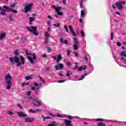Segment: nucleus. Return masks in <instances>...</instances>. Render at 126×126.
Masks as SVG:
<instances>
[{"label": "nucleus", "mask_w": 126, "mask_h": 126, "mask_svg": "<svg viewBox=\"0 0 126 126\" xmlns=\"http://www.w3.org/2000/svg\"><path fill=\"white\" fill-rule=\"evenodd\" d=\"M13 54L15 55L14 57H10L9 58V61L12 64H14V63H18L19 61V53H18V50H16L14 52Z\"/></svg>", "instance_id": "f257e3e1"}, {"label": "nucleus", "mask_w": 126, "mask_h": 126, "mask_svg": "<svg viewBox=\"0 0 126 126\" xmlns=\"http://www.w3.org/2000/svg\"><path fill=\"white\" fill-rule=\"evenodd\" d=\"M4 77L5 78V82L7 83V90H9L12 86V82H11L12 77H11V75L9 74H6Z\"/></svg>", "instance_id": "f03ea898"}, {"label": "nucleus", "mask_w": 126, "mask_h": 126, "mask_svg": "<svg viewBox=\"0 0 126 126\" xmlns=\"http://www.w3.org/2000/svg\"><path fill=\"white\" fill-rule=\"evenodd\" d=\"M28 31L31 33H33L35 36L39 35V32H37V26H31V28H27Z\"/></svg>", "instance_id": "7ed1b4c3"}, {"label": "nucleus", "mask_w": 126, "mask_h": 126, "mask_svg": "<svg viewBox=\"0 0 126 126\" xmlns=\"http://www.w3.org/2000/svg\"><path fill=\"white\" fill-rule=\"evenodd\" d=\"M33 3H26L25 4V13H28V12H29V11H31V10H32V7H33Z\"/></svg>", "instance_id": "20e7f679"}, {"label": "nucleus", "mask_w": 126, "mask_h": 126, "mask_svg": "<svg viewBox=\"0 0 126 126\" xmlns=\"http://www.w3.org/2000/svg\"><path fill=\"white\" fill-rule=\"evenodd\" d=\"M123 4H126V1H117L115 3V5L118 6L119 9H120V10L123 9V7H124Z\"/></svg>", "instance_id": "39448f33"}, {"label": "nucleus", "mask_w": 126, "mask_h": 126, "mask_svg": "<svg viewBox=\"0 0 126 126\" xmlns=\"http://www.w3.org/2000/svg\"><path fill=\"white\" fill-rule=\"evenodd\" d=\"M32 58L31 56H28L27 58L29 61L30 62V63H32V64H33V63H34V61H36V60H37V57H36L35 53H33V54H32Z\"/></svg>", "instance_id": "423d86ee"}, {"label": "nucleus", "mask_w": 126, "mask_h": 126, "mask_svg": "<svg viewBox=\"0 0 126 126\" xmlns=\"http://www.w3.org/2000/svg\"><path fill=\"white\" fill-rule=\"evenodd\" d=\"M35 121L34 118H26L25 120V123H33Z\"/></svg>", "instance_id": "0eeeda50"}, {"label": "nucleus", "mask_w": 126, "mask_h": 126, "mask_svg": "<svg viewBox=\"0 0 126 126\" xmlns=\"http://www.w3.org/2000/svg\"><path fill=\"white\" fill-rule=\"evenodd\" d=\"M34 102L37 103V104H34V106H35L36 107H40V106H42V102H41V101L39 100V99H34Z\"/></svg>", "instance_id": "6e6552de"}, {"label": "nucleus", "mask_w": 126, "mask_h": 126, "mask_svg": "<svg viewBox=\"0 0 126 126\" xmlns=\"http://www.w3.org/2000/svg\"><path fill=\"white\" fill-rule=\"evenodd\" d=\"M56 70H60L59 68H63V63H59L58 65H56L55 66Z\"/></svg>", "instance_id": "1a4fd4ad"}, {"label": "nucleus", "mask_w": 126, "mask_h": 126, "mask_svg": "<svg viewBox=\"0 0 126 126\" xmlns=\"http://www.w3.org/2000/svg\"><path fill=\"white\" fill-rule=\"evenodd\" d=\"M69 29L70 30V31L72 33L73 36H74V37H76V33L73 30V28H72V26H71V25L69 26Z\"/></svg>", "instance_id": "9d476101"}, {"label": "nucleus", "mask_w": 126, "mask_h": 126, "mask_svg": "<svg viewBox=\"0 0 126 126\" xmlns=\"http://www.w3.org/2000/svg\"><path fill=\"white\" fill-rule=\"evenodd\" d=\"M60 41L61 44H64L65 45H68V41L66 40L63 39V38L61 37L60 38Z\"/></svg>", "instance_id": "9b49d317"}, {"label": "nucleus", "mask_w": 126, "mask_h": 126, "mask_svg": "<svg viewBox=\"0 0 126 126\" xmlns=\"http://www.w3.org/2000/svg\"><path fill=\"white\" fill-rule=\"evenodd\" d=\"M17 114L18 116L21 117L22 118H26V117H27V115L24 114V112H23V111L18 112Z\"/></svg>", "instance_id": "f8f14e48"}, {"label": "nucleus", "mask_w": 126, "mask_h": 126, "mask_svg": "<svg viewBox=\"0 0 126 126\" xmlns=\"http://www.w3.org/2000/svg\"><path fill=\"white\" fill-rule=\"evenodd\" d=\"M20 61L22 62V64H25V59L24 58V57H23L22 55L20 56Z\"/></svg>", "instance_id": "ddd939ff"}, {"label": "nucleus", "mask_w": 126, "mask_h": 126, "mask_svg": "<svg viewBox=\"0 0 126 126\" xmlns=\"http://www.w3.org/2000/svg\"><path fill=\"white\" fill-rule=\"evenodd\" d=\"M64 124L66 125V126H70V124H71V121H69L67 119H65L64 121Z\"/></svg>", "instance_id": "4468645a"}, {"label": "nucleus", "mask_w": 126, "mask_h": 126, "mask_svg": "<svg viewBox=\"0 0 126 126\" xmlns=\"http://www.w3.org/2000/svg\"><path fill=\"white\" fill-rule=\"evenodd\" d=\"M87 67V66H86V65H84V67L83 66H80L78 69V71H81V70H85V69H86Z\"/></svg>", "instance_id": "2eb2a0df"}, {"label": "nucleus", "mask_w": 126, "mask_h": 126, "mask_svg": "<svg viewBox=\"0 0 126 126\" xmlns=\"http://www.w3.org/2000/svg\"><path fill=\"white\" fill-rule=\"evenodd\" d=\"M6 34L4 32L0 34V40H3L5 38Z\"/></svg>", "instance_id": "dca6fc26"}, {"label": "nucleus", "mask_w": 126, "mask_h": 126, "mask_svg": "<svg viewBox=\"0 0 126 126\" xmlns=\"http://www.w3.org/2000/svg\"><path fill=\"white\" fill-rule=\"evenodd\" d=\"M31 76H26L25 79L26 80H30V79H33V78L32 77H33V74H31Z\"/></svg>", "instance_id": "f3484780"}, {"label": "nucleus", "mask_w": 126, "mask_h": 126, "mask_svg": "<svg viewBox=\"0 0 126 126\" xmlns=\"http://www.w3.org/2000/svg\"><path fill=\"white\" fill-rule=\"evenodd\" d=\"M63 59V57H62V55H59L58 57H57V63H60V61H62Z\"/></svg>", "instance_id": "a211bd4d"}, {"label": "nucleus", "mask_w": 126, "mask_h": 126, "mask_svg": "<svg viewBox=\"0 0 126 126\" xmlns=\"http://www.w3.org/2000/svg\"><path fill=\"white\" fill-rule=\"evenodd\" d=\"M56 122H52L50 124L48 125V126H58L57 124H56Z\"/></svg>", "instance_id": "6ab92c4d"}, {"label": "nucleus", "mask_w": 126, "mask_h": 126, "mask_svg": "<svg viewBox=\"0 0 126 126\" xmlns=\"http://www.w3.org/2000/svg\"><path fill=\"white\" fill-rule=\"evenodd\" d=\"M20 60L19 59V61L18 62H14L15 63H17V66H21V64H22V63L20 62Z\"/></svg>", "instance_id": "aec40b11"}, {"label": "nucleus", "mask_w": 126, "mask_h": 126, "mask_svg": "<svg viewBox=\"0 0 126 126\" xmlns=\"http://www.w3.org/2000/svg\"><path fill=\"white\" fill-rule=\"evenodd\" d=\"M74 44L78 45L79 41L77 40V37H74Z\"/></svg>", "instance_id": "412c9836"}, {"label": "nucleus", "mask_w": 126, "mask_h": 126, "mask_svg": "<svg viewBox=\"0 0 126 126\" xmlns=\"http://www.w3.org/2000/svg\"><path fill=\"white\" fill-rule=\"evenodd\" d=\"M12 14H10L8 16L9 19H10V21H14V19L12 18Z\"/></svg>", "instance_id": "4be33fe9"}, {"label": "nucleus", "mask_w": 126, "mask_h": 126, "mask_svg": "<svg viewBox=\"0 0 126 126\" xmlns=\"http://www.w3.org/2000/svg\"><path fill=\"white\" fill-rule=\"evenodd\" d=\"M84 15H85V12L84 11V10H82L81 11V17H83Z\"/></svg>", "instance_id": "5701e85b"}, {"label": "nucleus", "mask_w": 126, "mask_h": 126, "mask_svg": "<svg viewBox=\"0 0 126 126\" xmlns=\"http://www.w3.org/2000/svg\"><path fill=\"white\" fill-rule=\"evenodd\" d=\"M61 9H62V7L58 6V7H56V8L55 9V11L56 12H58L59 11H60V10H61Z\"/></svg>", "instance_id": "b1692460"}, {"label": "nucleus", "mask_w": 126, "mask_h": 126, "mask_svg": "<svg viewBox=\"0 0 126 126\" xmlns=\"http://www.w3.org/2000/svg\"><path fill=\"white\" fill-rule=\"evenodd\" d=\"M73 47L74 51H77V50H78V46H77V44H74Z\"/></svg>", "instance_id": "393cba45"}, {"label": "nucleus", "mask_w": 126, "mask_h": 126, "mask_svg": "<svg viewBox=\"0 0 126 126\" xmlns=\"http://www.w3.org/2000/svg\"><path fill=\"white\" fill-rule=\"evenodd\" d=\"M9 11H12V12H13V13H17V12H18L17 10H14L12 8H10Z\"/></svg>", "instance_id": "a878e982"}, {"label": "nucleus", "mask_w": 126, "mask_h": 126, "mask_svg": "<svg viewBox=\"0 0 126 126\" xmlns=\"http://www.w3.org/2000/svg\"><path fill=\"white\" fill-rule=\"evenodd\" d=\"M47 49L48 53H52V48L47 47Z\"/></svg>", "instance_id": "bb28decb"}, {"label": "nucleus", "mask_w": 126, "mask_h": 126, "mask_svg": "<svg viewBox=\"0 0 126 126\" xmlns=\"http://www.w3.org/2000/svg\"><path fill=\"white\" fill-rule=\"evenodd\" d=\"M3 8H4L6 10H10V8L9 7H8L6 5H3Z\"/></svg>", "instance_id": "cd10ccee"}, {"label": "nucleus", "mask_w": 126, "mask_h": 126, "mask_svg": "<svg viewBox=\"0 0 126 126\" xmlns=\"http://www.w3.org/2000/svg\"><path fill=\"white\" fill-rule=\"evenodd\" d=\"M121 56L125 57L126 58V52L122 51L121 52Z\"/></svg>", "instance_id": "c85d7f7f"}, {"label": "nucleus", "mask_w": 126, "mask_h": 126, "mask_svg": "<svg viewBox=\"0 0 126 126\" xmlns=\"http://www.w3.org/2000/svg\"><path fill=\"white\" fill-rule=\"evenodd\" d=\"M25 53L27 55L32 56L31 53H28V50L27 49H25Z\"/></svg>", "instance_id": "c756f323"}, {"label": "nucleus", "mask_w": 126, "mask_h": 126, "mask_svg": "<svg viewBox=\"0 0 126 126\" xmlns=\"http://www.w3.org/2000/svg\"><path fill=\"white\" fill-rule=\"evenodd\" d=\"M48 119H52V118L48 116L46 117H43V122H45L46 120H48Z\"/></svg>", "instance_id": "7c9ffc66"}, {"label": "nucleus", "mask_w": 126, "mask_h": 126, "mask_svg": "<svg viewBox=\"0 0 126 126\" xmlns=\"http://www.w3.org/2000/svg\"><path fill=\"white\" fill-rule=\"evenodd\" d=\"M80 7L81 8L83 7V0H81L80 3Z\"/></svg>", "instance_id": "2f4dec72"}, {"label": "nucleus", "mask_w": 126, "mask_h": 126, "mask_svg": "<svg viewBox=\"0 0 126 126\" xmlns=\"http://www.w3.org/2000/svg\"><path fill=\"white\" fill-rule=\"evenodd\" d=\"M71 53V51L70 50H67V55L68 57H70V53Z\"/></svg>", "instance_id": "473e14b6"}, {"label": "nucleus", "mask_w": 126, "mask_h": 126, "mask_svg": "<svg viewBox=\"0 0 126 126\" xmlns=\"http://www.w3.org/2000/svg\"><path fill=\"white\" fill-rule=\"evenodd\" d=\"M57 13L58 15H60L61 16H63V12H62L58 11Z\"/></svg>", "instance_id": "72a5a7b5"}, {"label": "nucleus", "mask_w": 126, "mask_h": 126, "mask_svg": "<svg viewBox=\"0 0 126 126\" xmlns=\"http://www.w3.org/2000/svg\"><path fill=\"white\" fill-rule=\"evenodd\" d=\"M98 126H106V125L102 123H98Z\"/></svg>", "instance_id": "f704fd0d"}, {"label": "nucleus", "mask_w": 126, "mask_h": 126, "mask_svg": "<svg viewBox=\"0 0 126 126\" xmlns=\"http://www.w3.org/2000/svg\"><path fill=\"white\" fill-rule=\"evenodd\" d=\"M34 20H35V18H34V17H30V21H31V22H32L34 21Z\"/></svg>", "instance_id": "c9c22d12"}, {"label": "nucleus", "mask_w": 126, "mask_h": 126, "mask_svg": "<svg viewBox=\"0 0 126 126\" xmlns=\"http://www.w3.org/2000/svg\"><path fill=\"white\" fill-rule=\"evenodd\" d=\"M45 37H48V38L50 37V35L49 34V32H45Z\"/></svg>", "instance_id": "e433bc0d"}, {"label": "nucleus", "mask_w": 126, "mask_h": 126, "mask_svg": "<svg viewBox=\"0 0 126 126\" xmlns=\"http://www.w3.org/2000/svg\"><path fill=\"white\" fill-rule=\"evenodd\" d=\"M84 78H85V76H84V75H82V77L80 79H78L79 81L80 80H83V79H84Z\"/></svg>", "instance_id": "4c0bfd02"}, {"label": "nucleus", "mask_w": 126, "mask_h": 126, "mask_svg": "<svg viewBox=\"0 0 126 126\" xmlns=\"http://www.w3.org/2000/svg\"><path fill=\"white\" fill-rule=\"evenodd\" d=\"M96 122H103V121H104V119L99 118V119H96Z\"/></svg>", "instance_id": "58836bf2"}, {"label": "nucleus", "mask_w": 126, "mask_h": 126, "mask_svg": "<svg viewBox=\"0 0 126 126\" xmlns=\"http://www.w3.org/2000/svg\"><path fill=\"white\" fill-rule=\"evenodd\" d=\"M29 84H30L29 82H28L27 83H24L22 84V86L24 87V86H25V85H29Z\"/></svg>", "instance_id": "ea45409f"}, {"label": "nucleus", "mask_w": 126, "mask_h": 126, "mask_svg": "<svg viewBox=\"0 0 126 126\" xmlns=\"http://www.w3.org/2000/svg\"><path fill=\"white\" fill-rule=\"evenodd\" d=\"M64 28L66 30V32L68 33V29H67V26L66 25L64 26Z\"/></svg>", "instance_id": "a19ab883"}, {"label": "nucleus", "mask_w": 126, "mask_h": 126, "mask_svg": "<svg viewBox=\"0 0 126 126\" xmlns=\"http://www.w3.org/2000/svg\"><path fill=\"white\" fill-rule=\"evenodd\" d=\"M63 82H65V80H61L58 81V83H63Z\"/></svg>", "instance_id": "79ce46f5"}, {"label": "nucleus", "mask_w": 126, "mask_h": 126, "mask_svg": "<svg viewBox=\"0 0 126 126\" xmlns=\"http://www.w3.org/2000/svg\"><path fill=\"white\" fill-rule=\"evenodd\" d=\"M39 77V78H40V81H42L43 83H45V81H44V80H43V78H42V77L38 76Z\"/></svg>", "instance_id": "37998d69"}, {"label": "nucleus", "mask_w": 126, "mask_h": 126, "mask_svg": "<svg viewBox=\"0 0 126 126\" xmlns=\"http://www.w3.org/2000/svg\"><path fill=\"white\" fill-rule=\"evenodd\" d=\"M60 23H58L57 25L56 24H54V26H55V27H60Z\"/></svg>", "instance_id": "c03bdc74"}, {"label": "nucleus", "mask_w": 126, "mask_h": 126, "mask_svg": "<svg viewBox=\"0 0 126 126\" xmlns=\"http://www.w3.org/2000/svg\"><path fill=\"white\" fill-rule=\"evenodd\" d=\"M16 5V3H14L13 4H10V7H14Z\"/></svg>", "instance_id": "a18cd8bd"}, {"label": "nucleus", "mask_w": 126, "mask_h": 126, "mask_svg": "<svg viewBox=\"0 0 126 126\" xmlns=\"http://www.w3.org/2000/svg\"><path fill=\"white\" fill-rule=\"evenodd\" d=\"M81 34L82 36V37H84V35H85V34L84 32L83 31H81Z\"/></svg>", "instance_id": "49530a36"}, {"label": "nucleus", "mask_w": 126, "mask_h": 126, "mask_svg": "<svg viewBox=\"0 0 126 126\" xmlns=\"http://www.w3.org/2000/svg\"><path fill=\"white\" fill-rule=\"evenodd\" d=\"M30 113H33V114H35V110H33L32 109H30Z\"/></svg>", "instance_id": "de8ad7c7"}, {"label": "nucleus", "mask_w": 126, "mask_h": 126, "mask_svg": "<svg viewBox=\"0 0 126 126\" xmlns=\"http://www.w3.org/2000/svg\"><path fill=\"white\" fill-rule=\"evenodd\" d=\"M66 65L67 67H70V62H67Z\"/></svg>", "instance_id": "09e8293b"}, {"label": "nucleus", "mask_w": 126, "mask_h": 126, "mask_svg": "<svg viewBox=\"0 0 126 126\" xmlns=\"http://www.w3.org/2000/svg\"><path fill=\"white\" fill-rule=\"evenodd\" d=\"M0 14L2 16L5 15V13H4L3 11H1V12H0Z\"/></svg>", "instance_id": "8fccbe9b"}, {"label": "nucleus", "mask_w": 126, "mask_h": 126, "mask_svg": "<svg viewBox=\"0 0 126 126\" xmlns=\"http://www.w3.org/2000/svg\"><path fill=\"white\" fill-rule=\"evenodd\" d=\"M8 115H10V116L13 115V113L12 112V111H8Z\"/></svg>", "instance_id": "3c124183"}, {"label": "nucleus", "mask_w": 126, "mask_h": 126, "mask_svg": "<svg viewBox=\"0 0 126 126\" xmlns=\"http://www.w3.org/2000/svg\"><path fill=\"white\" fill-rule=\"evenodd\" d=\"M18 107L21 108V110H23V107H22V106H21V105H20V104H18Z\"/></svg>", "instance_id": "603ef678"}, {"label": "nucleus", "mask_w": 126, "mask_h": 126, "mask_svg": "<svg viewBox=\"0 0 126 126\" xmlns=\"http://www.w3.org/2000/svg\"><path fill=\"white\" fill-rule=\"evenodd\" d=\"M27 94L28 95V96H30V95H31V91H28L27 93Z\"/></svg>", "instance_id": "864d4df0"}, {"label": "nucleus", "mask_w": 126, "mask_h": 126, "mask_svg": "<svg viewBox=\"0 0 126 126\" xmlns=\"http://www.w3.org/2000/svg\"><path fill=\"white\" fill-rule=\"evenodd\" d=\"M78 68V66H77V65H75L74 67V70H76V69H77Z\"/></svg>", "instance_id": "5fc2aeb1"}, {"label": "nucleus", "mask_w": 126, "mask_h": 126, "mask_svg": "<svg viewBox=\"0 0 126 126\" xmlns=\"http://www.w3.org/2000/svg\"><path fill=\"white\" fill-rule=\"evenodd\" d=\"M111 40H114V34H113V32H111Z\"/></svg>", "instance_id": "6e6d98bb"}, {"label": "nucleus", "mask_w": 126, "mask_h": 126, "mask_svg": "<svg viewBox=\"0 0 126 126\" xmlns=\"http://www.w3.org/2000/svg\"><path fill=\"white\" fill-rule=\"evenodd\" d=\"M47 24H48L49 25V26L50 27H51V22H50L49 21H47V22H46Z\"/></svg>", "instance_id": "4d7b16f0"}, {"label": "nucleus", "mask_w": 126, "mask_h": 126, "mask_svg": "<svg viewBox=\"0 0 126 126\" xmlns=\"http://www.w3.org/2000/svg\"><path fill=\"white\" fill-rule=\"evenodd\" d=\"M57 117L59 118H63V116L61 115L59 113H57Z\"/></svg>", "instance_id": "13d9d810"}, {"label": "nucleus", "mask_w": 126, "mask_h": 126, "mask_svg": "<svg viewBox=\"0 0 126 126\" xmlns=\"http://www.w3.org/2000/svg\"><path fill=\"white\" fill-rule=\"evenodd\" d=\"M117 46H122V43H121V42H118L117 43Z\"/></svg>", "instance_id": "bf43d9fd"}, {"label": "nucleus", "mask_w": 126, "mask_h": 126, "mask_svg": "<svg viewBox=\"0 0 126 126\" xmlns=\"http://www.w3.org/2000/svg\"><path fill=\"white\" fill-rule=\"evenodd\" d=\"M48 18H49V19H50V20H53V18H52V17H51V16L49 15L47 16Z\"/></svg>", "instance_id": "052dcab7"}, {"label": "nucleus", "mask_w": 126, "mask_h": 126, "mask_svg": "<svg viewBox=\"0 0 126 126\" xmlns=\"http://www.w3.org/2000/svg\"><path fill=\"white\" fill-rule=\"evenodd\" d=\"M32 16H33V17H36L37 16V15L35 13H32Z\"/></svg>", "instance_id": "680f3d73"}, {"label": "nucleus", "mask_w": 126, "mask_h": 126, "mask_svg": "<svg viewBox=\"0 0 126 126\" xmlns=\"http://www.w3.org/2000/svg\"><path fill=\"white\" fill-rule=\"evenodd\" d=\"M35 111V113H36V112H42V110H40V109H36Z\"/></svg>", "instance_id": "e2e57ef3"}, {"label": "nucleus", "mask_w": 126, "mask_h": 126, "mask_svg": "<svg viewBox=\"0 0 126 126\" xmlns=\"http://www.w3.org/2000/svg\"><path fill=\"white\" fill-rule=\"evenodd\" d=\"M1 11H2L3 12H4V13L6 12V11H7V12H9V11H10L9 10H5L3 9Z\"/></svg>", "instance_id": "0e129e2a"}, {"label": "nucleus", "mask_w": 126, "mask_h": 126, "mask_svg": "<svg viewBox=\"0 0 126 126\" xmlns=\"http://www.w3.org/2000/svg\"><path fill=\"white\" fill-rule=\"evenodd\" d=\"M34 86H39V84L38 83H34Z\"/></svg>", "instance_id": "69168bd1"}, {"label": "nucleus", "mask_w": 126, "mask_h": 126, "mask_svg": "<svg viewBox=\"0 0 126 126\" xmlns=\"http://www.w3.org/2000/svg\"><path fill=\"white\" fill-rule=\"evenodd\" d=\"M42 58H47V55L46 54L42 55Z\"/></svg>", "instance_id": "338daca9"}, {"label": "nucleus", "mask_w": 126, "mask_h": 126, "mask_svg": "<svg viewBox=\"0 0 126 126\" xmlns=\"http://www.w3.org/2000/svg\"><path fill=\"white\" fill-rule=\"evenodd\" d=\"M74 55L76 58L78 57V54L76 52L74 53Z\"/></svg>", "instance_id": "774afa93"}]
</instances>
